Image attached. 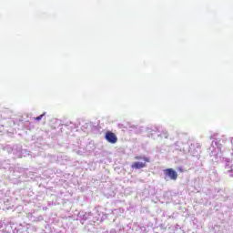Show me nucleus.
<instances>
[{"label":"nucleus","mask_w":233,"mask_h":233,"mask_svg":"<svg viewBox=\"0 0 233 233\" xmlns=\"http://www.w3.org/2000/svg\"><path fill=\"white\" fill-rule=\"evenodd\" d=\"M164 173L166 176H168L169 179H172L173 181H176L177 179V172L174 170L173 168H167L164 170Z\"/></svg>","instance_id":"obj_3"},{"label":"nucleus","mask_w":233,"mask_h":233,"mask_svg":"<svg viewBox=\"0 0 233 233\" xmlns=\"http://www.w3.org/2000/svg\"><path fill=\"white\" fill-rule=\"evenodd\" d=\"M44 116H45V113L40 115L39 116H36L35 119V121H41V119H43Z\"/></svg>","instance_id":"obj_4"},{"label":"nucleus","mask_w":233,"mask_h":233,"mask_svg":"<svg viewBox=\"0 0 233 233\" xmlns=\"http://www.w3.org/2000/svg\"><path fill=\"white\" fill-rule=\"evenodd\" d=\"M106 139L108 143H111L112 145L117 143V136L114 134L112 131H107L106 133Z\"/></svg>","instance_id":"obj_2"},{"label":"nucleus","mask_w":233,"mask_h":233,"mask_svg":"<svg viewBox=\"0 0 233 233\" xmlns=\"http://www.w3.org/2000/svg\"><path fill=\"white\" fill-rule=\"evenodd\" d=\"M135 159L137 161L143 159L144 162H134L131 165V168H135L136 170H140L141 168H146L147 163H150V158L147 157H142V156H137L135 157Z\"/></svg>","instance_id":"obj_1"}]
</instances>
